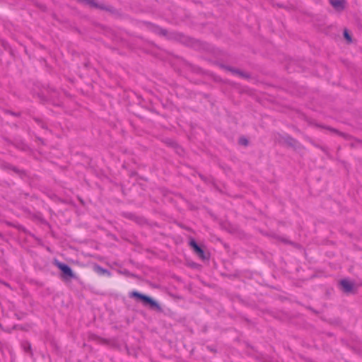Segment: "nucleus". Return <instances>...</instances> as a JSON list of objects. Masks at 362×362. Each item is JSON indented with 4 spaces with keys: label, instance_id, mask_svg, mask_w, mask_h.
Listing matches in <instances>:
<instances>
[{
    "label": "nucleus",
    "instance_id": "5701e85b",
    "mask_svg": "<svg viewBox=\"0 0 362 362\" xmlns=\"http://www.w3.org/2000/svg\"><path fill=\"white\" fill-rule=\"evenodd\" d=\"M356 141L357 143H359V144H362V141L359 140V139H356Z\"/></svg>",
    "mask_w": 362,
    "mask_h": 362
},
{
    "label": "nucleus",
    "instance_id": "aec40b11",
    "mask_svg": "<svg viewBox=\"0 0 362 362\" xmlns=\"http://www.w3.org/2000/svg\"><path fill=\"white\" fill-rule=\"evenodd\" d=\"M35 121L38 124H41V127L42 128H45L44 124L42 123V122L41 121V119H40L39 118H34Z\"/></svg>",
    "mask_w": 362,
    "mask_h": 362
},
{
    "label": "nucleus",
    "instance_id": "20e7f679",
    "mask_svg": "<svg viewBox=\"0 0 362 362\" xmlns=\"http://www.w3.org/2000/svg\"><path fill=\"white\" fill-rule=\"evenodd\" d=\"M189 245L192 247L194 252L199 258H201L203 260H206L209 259V255L204 252V249L197 244L195 240L191 239L189 240Z\"/></svg>",
    "mask_w": 362,
    "mask_h": 362
},
{
    "label": "nucleus",
    "instance_id": "ddd939ff",
    "mask_svg": "<svg viewBox=\"0 0 362 362\" xmlns=\"http://www.w3.org/2000/svg\"><path fill=\"white\" fill-rule=\"evenodd\" d=\"M157 33L162 36H166L168 34V30L161 28H157Z\"/></svg>",
    "mask_w": 362,
    "mask_h": 362
},
{
    "label": "nucleus",
    "instance_id": "6e6552de",
    "mask_svg": "<svg viewBox=\"0 0 362 362\" xmlns=\"http://www.w3.org/2000/svg\"><path fill=\"white\" fill-rule=\"evenodd\" d=\"M283 139L284 141L291 147H295L296 145L298 144L297 140L289 135L284 136Z\"/></svg>",
    "mask_w": 362,
    "mask_h": 362
},
{
    "label": "nucleus",
    "instance_id": "4468645a",
    "mask_svg": "<svg viewBox=\"0 0 362 362\" xmlns=\"http://www.w3.org/2000/svg\"><path fill=\"white\" fill-rule=\"evenodd\" d=\"M225 68H226V70L232 72L234 74H237V75H238V71L240 70V69H235V68L231 67V66H226Z\"/></svg>",
    "mask_w": 362,
    "mask_h": 362
},
{
    "label": "nucleus",
    "instance_id": "f03ea898",
    "mask_svg": "<svg viewBox=\"0 0 362 362\" xmlns=\"http://www.w3.org/2000/svg\"><path fill=\"white\" fill-rule=\"evenodd\" d=\"M56 266L62 272V277L64 279H77V276L74 274L71 267L68 264L56 261Z\"/></svg>",
    "mask_w": 362,
    "mask_h": 362
},
{
    "label": "nucleus",
    "instance_id": "f257e3e1",
    "mask_svg": "<svg viewBox=\"0 0 362 362\" xmlns=\"http://www.w3.org/2000/svg\"><path fill=\"white\" fill-rule=\"evenodd\" d=\"M129 296L142 302L145 306H149L150 308L156 310L160 313L163 311L161 306L158 303V302L147 295L139 293L137 291H133L129 293Z\"/></svg>",
    "mask_w": 362,
    "mask_h": 362
},
{
    "label": "nucleus",
    "instance_id": "0eeeda50",
    "mask_svg": "<svg viewBox=\"0 0 362 362\" xmlns=\"http://www.w3.org/2000/svg\"><path fill=\"white\" fill-rule=\"evenodd\" d=\"M330 4L337 10H343L344 8V0H330Z\"/></svg>",
    "mask_w": 362,
    "mask_h": 362
},
{
    "label": "nucleus",
    "instance_id": "dca6fc26",
    "mask_svg": "<svg viewBox=\"0 0 362 362\" xmlns=\"http://www.w3.org/2000/svg\"><path fill=\"white\" fill-rule=\"evenodd\" d=\"M5 113L9 114L11 115L16 116V117H20L21 116V113L20 112H13L11 110H5Z\"/></svg>",
    "mask_w": 362,
    "mask_h": 362
},
{
    "label": "nucleus",
    "instance_id": "7ed1b4c3",
    "mask_svg": "<svg viewBox=\"0 0 362 362\" xmlns=\"http://www.w3.org/2000/svg\"><path fill=\"white\" fill-rule=\"evenodd\" d=\"M80 2H83L85 4L89 5L91 7L98 8L100 10L106 11L111 13H115L117 10L112 6H106L104 4H99L95 0H78Z\"/></svg>",
    "mask_w": 362,
    "mask_h": 362
},
{
    "label": "nucleus",
    "instance_id": "423d86ee",
    "mask_svg": "<svg viewBox=\"0 0 362 362\" xmlns=\"http://www.w3.org/2000/svg\"><path fill=\"white\" fill-rule=\"evenodd\" d=\"M93 270L95 272L100 275H110V272L107 269L103 268L102 267L97 264L93 265Z\"/></svg>",
    "mask_w": 362,
    "mask_h": 362
},
{
    "label": "nucleus",
    "instance_id": "39448f33",
    "mask_svg": "<svg viewBox=\"0 0 362 362\" xmlns=\"http://www.w3.org/2000/svg\"><path fill=\"white\" fill-rule=\"evenodd\" d=\"M341 291L345 293H354L356 288L353 282L347 280L342 279L339 282Z\"/></svg>",
    "mask_w": 362,
    "mask_h": 362
},
{
    "label": "nucleus",
    "instance_id": "9d476101",
    "mask_svg": "<svg viewBox=\"0 0 362 362\" xmlns=\"http://www.w3.org/2000/svg\"><path fill=\"white\" fill-rule=\"evenodd\" d=\"M316 126L319 127H322V128L326 129H328V130H329V131H331L332 132L338 134L341 136H343V137H344L346 139H347L349 136V135L346 134L345 133L340 132L337 129H336L334 128H332V127H325V126H322V125H320V124H316Z\"/></svg>",
    "mask_w": 362,
    "mask_h": 362
},
{
    "label": "nucleus",
    "instance_id": "b1692460",
    "mask_svg": "<svg viewBox=\"0 0 362 362\" xmlns=\"http://www.w3.org/2000/svg\"><path fill=\"white\" fill-rule=\"evenodd\" d=\"M262 362H268V361H262Z\"/></svg>",
    "mask_w": 362,
    "mask_h": 362
},
{
    "label": "nucleus",
    "instance_id": "f8f14e48",
    "mask_svg": "<svg viewBox=\"0 0 362 362\" xmlns=\"http://www.w3.org/2000/svg\"><path fill=\"white\" fill-rule=\"evenodd\" d=\"M11 170L18 174L21 177L25 176L26 173L23 170H20L15 166H11Z\"/></svg>",
    "mask_w": 362,
    "mask_h": 362
},
{
    "label": "nucleus",
    "instance_id": "2eb2a0df",
    "mask_svg": "<svg viewBox=\"0 0 362 362\" xmlns=\"http://www.w3.org/2000/svg\"><path fill=\"white\" fill-rule=\"evenodd\" d=\"M248 143H249L248 140L246 138H245V137H241L239 139V144L243 145V146H246L248 145Z\"/></svg>",
    "mask_w": 362,
    "mask_h": 362
},
{
    "label": "nucleus",
    "instance_id": "1a4fd4ad",
    "mask_svg": "<svg viewBox=\"0 0 362 362\" xmlns=\"http://www.w3.org/2000/svg\"><path fill=\"white\" fill-rule=\"evenodd\" d=\"M124 216L129 219L133 220V221L139 223V224H141L144 222L143 218L138 217L135 214H132V213H124Z\"/></svg>",
    "mask_w": 362,
    "mask_h": 362
},
{
    "label": "nucleus",
    "instance_id": "6ab92c4d",
    "mask_svg": "<svg viewBox=\"0 0 362 362\" xmlns=\"http://www.w3.org/2000/svg\"><path fill=\"white\" fill-rule=\"evenodd\" d=\"M313 145L315 146L317 148H320L322 151H323L325 153H327V148L324 146H320L318 144H316L314 142H312Z\"/></svg>",
    "mask_w": 362,
    "mask_h": 362
},
{
    "label": "nucleus",
    "instance_id": "9b49d317",
    "mask_svg": "<svg viewBox=\"0 0 362 362\" xmlns=\"http://www.w3.org/2000/svg\"><path fill=\"white\" fill-rule=\"evenodd\" d=\"M21 345L23 350L26 353H28L30 356H33L31 344L28 341H23Z\"/></svg>",
    "mask_w": 362,
    "mask_h": 362
},
{
    "label": "nucleus",
    "instance_id": "4be33fe9",
    "mask_svg": "<svg viewBox=\"0 0 362 362\" xmlns=\"http://www.w3.org/2000/svg\"><path fill=\"white\" fill-rule=\"evenodd\" d=\"M39 8H40L41 10L44 11H46V8H47L46 6H45V5H43V4L40 5V6H39Z\"/></svg>",
    "mask_w": 362,
    "mask_h": 362
},
{
    "label": "nucleus",
    "instance_id": "f3484780",
    "mask_svg": "<svg viewBox=\"0 0 362 362\" xmlns=\"http://www.w3.org/2000/svg\"><path fill=\"white\" fill-rule=\"evenodd\" d=\"M344 38L349 41V42H351V35L349 34L347 30H344Z\"/></svg>",
    "mask_w": 362,
    "mask_h": 362
},
{
    "label": "nucleus",
    "instance_id": "412c9836",
    "mask_svg": "<svg viewBox=\"0 0 362 362\" xmlns=\"http://www.w3.org/2000/svg\"><path fill=\"white\" fill-rule=\"evenodd\" d=\"M11 166H13L12 165L9 163H6L4 165V168L11 170Z\"/></svg>",
    "mask_w": 362,
    "mask_h": 362
},
{
    "label": "nucleus",
    "instance_id": "a211bd4d",
    "mask_svg": "<svg viewBox=\"0 0 362 362\" xmlns=\"http://www.w3.org/2000/svg\"><path fill=\"white\" fill-rule=\"evenodd\" d=\"M238 75L243 78H250V75L248 74L243 72L241 70H239Z\"/></svg>",
    "mask_w": 362,
    "mask_h": 362
}]
</instances>
